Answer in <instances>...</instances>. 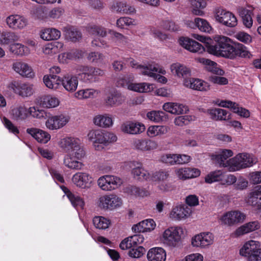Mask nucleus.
Segmentation results:
<instances>
[{"mask_svg": "<svg viewBox=\"0 0 261 261\" xmlns=\"http://www.w3.org/2000/svg\"><path fill=\"white\" fill-rule=\"evenodd\" d=\"M214 39L216 44L210 45L207 48L210 54L228 59L232 57L234 46L232 45V41L229 38L216 35Z\"/></svg>", "mask_w": 261, "mask_h": 261, "instance_id": "nucleus-1", "label": "nucleus"}, {"mask_svg": "<svg viewBox=\"0 0 261 261\" xmlns=\"http://www.w3.org/2000/svg\"><path fill=\"white\" fill-rule=\"evenodd\" d=\"M88 137L90 141L93 142L94 147L97 150L103 149V147L102 145L108 146L115 142L117 140L115 134L99 129L90 131Z\"/></svg>", "mask_w": 261, "mask_h": 261, "instance_id": "nucleus-2", "label": "nucleus"}, {"mask_svg": "<svg viewBox=\"0 0 261 261\" xmlns=\"http://www.w3.org/2000/svg\"><path fill=\"white\" fill-rule=\"evenodd\" d=\"M186 234V229L181 226H172L165 229L161 236V241L166 246L176 247L180 243Z\"/></svg>", "mask_w": 261, "mask_h": 261, "instance_id": "nucleus-3", "label": "nucleus"}, {"mask_svg": "<svg viewBox=\"0 0 261 261\" xmlns=\"http://www.w3.org/2000/svg\"><path fill=\"white\" fill-rule=\"evenodd\" d=\"M259 242L249 240L246 242L239 250L240 256L247 258V261H261V247Z\"/></svg>", "mask_w": 261, "mask_h": 261, "instance_id": "nucleus-4", "label": "nucleus"}, {"mask_svg": "<svg viewBox=\"0 0 261 261\" xmlns=\"http://www.w3.org/2000/svg\"><path fill=\"white\" fill-rule=\"evenodd\" d=\"M196 60L198 62L205 65L207 70L215 74L210 77L211 82L220 85H225L228 84V80L226 77L220 76L223 75L224 72L217 67V64L215 62L204 58H199Z\"/></svg>", "mask_w": 261, "mask_h": 261, "instance_id": "nucleus-5", "label": "nucleus"}, {"mask_svg": "<svg viewBox=\"0 0 261 261\" xmlns=\"http://www.w3.org/2000/svg\"><path fill=\"white\" fill-rule=\"evenodd\" d=\"M76 71L81 79L86 83L96 82L99 76L104 74L103 71L100 69L87 65L78 66Z\"/></svg>", "mask_w": 261, "mask_h": 261, "instance_id": "nucleus-6", "label": "nucleus"}, {"mask_svg": "<svg viewBox=\"0 0 261 261\" xmlns=\"http://www.w3.org/2000/svg\"><path fill=\"white\" fill-rule=\"evenodd\" d=\"M121 198L115 194H106L99 197L97 200V206L103 210L112 211L120 207L122 204Z\"/></svg>", "mask_w": 261, "mask_h": 261, "instance_id": "nucleus-7", "label": "nucleus"}, {"mask_svg": "<svg viewBox=\"0 0 261 261\" xmlns=\"http://www.w3.org/2000/svg\"><path fill=\"white\" fill-rule=\"evenodd\" d=\"M256 162L252 155L248 153H240L229 160L230 170H239L252 166Z\"/></svg>", "mask_w": 261, "mask_h": 261, "instance_id": "nucleus-8", "label": "nucleus"}, {"mask_svg": "<svg viewBox=\"0 0 261 261\" xmlns=\"http://www.w3.org/2000/svg\"><path fill=\"white\" fill-rule=\"evenodd\" d=\"M246 219V215L241 211L234 210L226 212L220 215L218 220L222 225L232 226L242 223Z\"/></svg>", "mask_w": 261, "mask_h": 261, "instance_id": "nucleus-9", "label": "nucleus"}, {"mask_svg": "<svg viewBox=\"0 0 261 261\" xmlns=\"http://www.w3.org/2000/svg\"><path fill=\"white\" fill-rule=\"evenodd\" d=\"M85 155V151L67 153L64 158L63 164L70 170H81L84 166L83 160Z\"/></svg>", "mask_w": 261, "mask_h": 261, "instance_id": "nucleus-10", "label": "nucleus"}, {"mask_svg": "<svg viewBox=\"0 0 261 261\" xmlns=\"http://www.w3.org/2000/svg\"><path fill=\"white\" fill-rule=\"evenodd\" d=\"M87 31L90 35L96 37L92 41L93 46L104 48L109 46L107 42L102 39L107 35L108 31L106 28L100 25H91L87 27Z\"/></svg>", "mask_w": 261, "mask_h": 261, "instance_id": "nucleus-11", "label": "nucleus"}, {"mask_svg": "<svg viewBox=\"0 0 261 261\" xmlns=\"http://www.w3.org/2000/svg\"><path fill=\"white\" fill-rule=\"evenodd\" d=\"M140 72L143 75L148 76L155 80L159 82L165 84L167 82V79L162 75L158 74L159 73L162 74L166 73L164 69L157 64H149L148 67L138 66Z\"/></svg>", "mask_w": 261, "mask_h": 261, "instance_id": "nucleus-12", "label": "nucleus"}, {"mask_svg": "<svg viewBox=\"0 0 261 261\" xmlns=\"http://www.w3.org/2000/svg\"><path fill=\"white\" fill-rule=\"evenodd\" d=\"M215 18L219 23L229 28L234 27L238 23L237 19L233 13L220 8L215 10Z\"/></svg>", "mask_w": 261, "mask_h": 261, "instance_id": "nucleus-13", "label": "nucleus"}, {"mask_svg": "<svg viewBox=\"0 0 261 261\" xmlns=\"http://www.w3.org/2000/svg\"><path fill=\"white\" fill-rule=\"evenodd\" d=\"M122 180L119 177L106 175L100 177L97 180L98 187L103 191H111L119 188Z\"/></svg>", "mask_w": 261, "mask_h": 261, "instance_id": "nucleus-14", "label": "nucleus"}, {"mask_svg": "<svg viewBox=\"0 0 261 261\" xmlns=\"http://www.w3.org/2000/svg\"><path fill=\"white\" fill-rule=\"evenodd\" d=\"M59 145L67 153L85 151L81 145L80 140L76 138L71 137L64 138L60 141Z\"/></svg>", "mask_w": 261, "mask_h": 261, "instance_id": "nucleus-15", "label": "nucleus"}, {"mask_svg": "<svg viewBox=\"0 0 261 261\" xmlns=\"http://www.w3.org/2000/svg\"><path fill=\"white\" fill-rule=\"evenodd\" d=\"M214 241V236L210 232H203L194 236L191 240L193 247L203 249L208 247Z\"/></svg>", "mask_w": 261, "mask_h": 261, "instance_id": "nucleus-16", "label": "nucleus"}, {"mask_svg": "<svg viewBox=\"0 0 261 261\" xmlns=\"http://www.w3.org/2000/svg\"><path fill=\"white\" fill-rule=\"evenodd\" d=\"M117 86L126 87L128 90L137 92H149L153 89V85L147 83H133L125 78L120 79L117 82Z\"/></svg>", "mask_w": 261, "mask_h": 261, "instance_id": "nucleus-17", "label": "nucleus"}, {"mask_svg": "<svg viewBox=\"0 0 261 261\" xmlns=\"http://www.w3.org/2000/svg\"><path fill=\"white\" fill-rule=\"evenodd\" d=\"M70 119L69 116L65 114L52 116L46 120L45 126L50 130H57L66 125Z\"/></svg>", "mask_w": 261, "mask_h": 261, "instance_id": "nucleus-18", "label": "nucleus"}, {"mask_svg": "<svg viewBox=\"0 0 261 261\" xmlns=\"http://www.w3.org/2000/svg\"><path fill=\"white\" fill-rule=\"evenodd\" d=\"M192 213L191 207L185 204H177L172 208L169 216L170 219L175 221L185 220Z\"/></svg>", "mask_w": 261, "mask_h": 261, "instance_id": "nucleus-19", "label": "nucleus"}, {"mask_svg": "<svg viewBox=\"0 0 261 261\" xmlns=\"http://www.w3.org/2000/svg\"><path fill=\"white\" fill-rule=\"evenodd\" d=\"M127 166L131 169V174L134 178L146 181L150 179V173L143 168L141 163L133 161L128 162Z\"/></svg>", "mask_w": 261, "mask_h": 261, "instance_id": "nucleus-20", "label": "nucleus"}, {"mask_svg": "<svg viewBox=\"0 0 261 261\" xmlns=\"http://www.w3.org/2000/svg\"><path fill=\"white\" fill-rule=\"evenodd\" d=\"M120 129L124 133L136 135L143 133L146 127L143 123L137 121H127L121 124Z\"/></svg>", "mask_w": 261, "mask_h": 261, "instance_id": "nucleus-21", "label": "nucleus"}, {"mask_svg": "<svg viewBox=\"0 0 261 261\" xmlns=\"http://www.w3.org/2000/svg\"><path fill=\"white\" fill-rule=\"evenodd\" d=\"M71 181L76 187L86 189L89 188L92 182V175L86 172H78L73 175Z\"/></svg>", "mask_w": 261, "mask_h": 261, "instance_id": "nucleus-22", "label": "nucleus"}, {"mask_svg": "<svg viewBox=\"0 0 261 261\" xmlns=\"http://www.w3.org/2000/svg\"><path fill=\"white\" fill-rule=\"evenodd\" d=\"M12 69L17 74L22 77L33 78L35 73L32 67L28 63L21 61L17 60L12 65Z\"/></svg>", "mask_w": 261, "mask_h": 261, "instance_id": "nucleus-23", "label": "nucleus"}, {"mask_svg": "<svg viewBox=\"0 0 261 261\" xmlns=\"http://www.w3.org/2000/svg\"><path fill=\"white\" fill-rule=\"evenodd\" d=\"M8 88L22 97H28L33 93L32 85L21 83L18 81H14L9 84Z\"/></svg>", "mask_w": 261, "mask_h": 261, "instance_id": "nucleus-24", "label": "nucleus"}, {"mask_svg": "<svg viewBox=\"0 0 261 261\" xmlns=\"http://www.w3.org/2000/svg\"><path fill=\"white\" fill-rule=\"evenodd\" d=\"M133 146L138 150L143 152H150L156 149L158 147V143L154 140L143 138L137 139L133 142Z\"/></svg>", "mask_w": 261, "mask_h": 261, "instance_id": "nucleus-25", "label": "nucleus"}, {"mask_svg": "<svg viewBox=\"0 0 261 261\" xmlns=\"http://www.w3.org/2000/svg\"><path fill=\"white\" fill-rule=\"evenodd\" d=\"M6 22L8 27L13 30H22L28 24L27 19L23 16L13 14L6 18Z\"/></svg>", "mask_w": 261, "mask_h": 261, "instance_id": "nucleus-26", "label": "nucleus"}, {"mask_svg": "<svg viewBox=\"0 0 261 261\" xmlns=\"http://www.w3.org/2000/svg\"><path fill=\"white\" fill-rule=\"evenodd\" d=\"M179 43L185 49L192 53L202 54L205 51V48L201 44L189 38L181 37Z\"/></svg>", "mask_w": 261, "mask_h": 261, "instance_id": "nucleus-27", "label": "nucleus"}, {"mask_svg": "<svg viewBox=\"0 0 261 261\" xmlns=\"http://www.w3.org/2000/svg\"><path fill=\"white\" fill-rule=\"evenodd\" d=\"M233 155L232 151L230 149H220L213 154L211 156L212 159L219 164L221 167H230L229 160L225 161Z\"/></svg>", "mask_w": 261, "mask_h": 261, "instance_id": "nucleus-28", "label": "nucleus"}, {"mask_svg": "<svg viewBox=\"0 0 261 261\" xmlns=\"http://www.w3.org/2000/svg\"><path fill=\"white\" fill-rule=\"evenodd\" d=\"M175 174L176 176L182 180L195 178L200 174V171L197 168L189 167H181L175 169Z\"/></svg>", "mask_w": 261, "mask_h": 261, "instance_id": "nucleus-29", "label": "nucleus"}, {"mask_svg": "<svg viewBox=\"0 0 261 261\" xmlns=\"http://www.w3.org/2000/svg\"><path fill=\"white\" fill-rule=\"evenodd\" d=\"M184 85L187 88L201 91H206L210 89L207 83L198 79H186L184 81Z\"/></svg>", "mask_w": 261, "mask_h": 261, "instance_id": "nucleus-30", "label": "nucleus"}, {"mask_svg": "<svg viewBox=\"0 0 261 261\" xmlns=\"http://www.w3.org/2000/svg\"><path fill=\"white\" fill-rule=\"evenodd\" d=\"M112 11L125 14H133L136 12L134 7L127 4L125 1L114 2L110 7Z\"/></svg>", "mask_w": 261, "mask_h": 261, "instance_id": "nucleus-31", "label": "nucleus"}, {"mask_svg": "<svg viewBox=\"0 0 261 261\" xmlns=\"http://www.w3.org/2000/svg\"><path fill=\"white\" fill-rule=\"evenodd\" d=\"M93 123L100 127L110 128L114 124V118L109 114L97 115L93 118Z\"/></svg>", "mask_w": 261, "mask_h": 261, "instance_id": "nucleus-32", "label": "nucleus"}, {"mask_svg": "<svg viewBox=\"0 0 261 261\" xmlns=\"http://www.w3.org/2000/svg\"><path fill=\"white\" fill-rule=\"evenodd\" d=\"M218 105L222 107L230 108L232 111L238 114L239 116L245 118H248L250 116V112L242 107H239V105L231 101L221 100Z\"/></svg>", "mask_w": 261, "mask_h": 261, "instance_id": "nucleus-33", "label": "nucleus"}, {"mask_svg": "<svg viewBox=\"0 0 261 261\" xmlns=\"http://www.w3.org/2000/svg\"><path fill=\"white\" fill-rule=\"evenodd\" d=\"M27 133L33 137L38 142L46 143L50 139V135L47 132L37 128H29Z\"/></svg>", "mask_w": 261, "mask_h": 261, "instance_id": "nucleus-34", "label": "nucleus"}, {"mask_svg": "<svg viewBox=\"0 0 261 261\" xmlns=\"http://www.w3.org/2000/svg\"><path fill=\"white\" fill-rule=\"evenodd\" d=\"M61 85L67 91L73 93L77 89L78 78L75 75H66L61 79Z\"/></svg>", "mask_w": 261, "mask_h": 261, "instance_id": "nucleus-35", "label": "nucleus"}, {"mask_svg": "<svg viewBox=\"0 0 261 261\" xmlns=\"http://www.w3.org/2000/svg\"><path fill=\"white\" fill-rule=\"evenodd\" d=\"M10 114L16 120H24L29 116V109L23 105H17L11 108Z\"/></svg>", "mask_w": 261, "mask_h": 261, "instance_id": "nucleus-36", "label": "nucleus"}, {"mask_svg": "<svg viewBox=\"0 0 261 261\" xmlns=\"http://www.w3.org/2000/svg\"><path fill=\"white\" fill-rule=\"evenodd\" d=\"M163 109L164 111L175 115L186 113L188 111L187 106L177 102H166L163 105Z\"/></svg>", "mask_w": 261, "mask_h": 261, "instance_id": "nucleus-37", "label": "nucleus"}, {"mask_svg": "<svg viewBox=\"0 0 261 261\" xmlns=\"http://www.w3.org/2000/svg\"><path fill=\"white\" fill-rule=\"evenodd\" d=\"M259 223L257 221L249 222L238 228L234 232L236 237H240L259 228Z\"/></svg>", "mask_w": 261, "mask_h": 261, "instance_id": "nucleus-38", "label": "nucleus"}, {"mask_svg": "<svg viewBox=\"0 0 261 261\" xmlns=\"http://www.w3.org/2000/svg\"><path fill=\"white\" fill-rule=\"evenodd\" d=\"M172 73L178 77L187 79L191 75V70L186 66L179 63H173L170 66Z\"/></svg>", "mask_w": 261, "mask_h": 261, "instance_id": "nucleus-39", "label": "nucleus"}, {"mask_svg": "<svg viewBox=\"0 0 261 261\" xmlns=\"http://www.w3.org/2000/svg\"><path fill=\"white\" fill-rule=\"evenodd\" d=\"M149 261H165L166 252L161 247H154L149 250L147 254Z\"/></svg>", "mask_w": 261, "mask_h": 261, "instance_id": "nucleus-40", "label": "nucleus"}, {"mask_svg": "<svg viewBox=\"0 0 261 261\" xmlns=\"http://www.w3.org/2000/svg\"><path fill=\"white\" fill-rule=\"evenodd\" d=\"M101 92L98 89L87 88L78 90L74 94V97L78 99L94 98L98 97Z\"/></svg>", "mask_w": 261, "mask_h": 261, "instance_id": "nucleus-41", "label": "nucleus"}, {"mask_svg": "<svg viewBox=\"0 0 261 261\" xmlns=\"http://www.w3.org/2000/svg\"><path fill=\"white\" fill-rule=\"evenodd\" d=\"M61 35V32L54 28H44L40 32V38L45 41L58 40Z\"/></svg>", "mask_w": 261, "mask_h": 261, "instance_id": "nucleus-42", "label": "nucleus"}, {"mask_svg": "<svg viewBox=\"0 0 261 261\" xmlns=\"http://www.w3.org/2000/svg\"><path fill=\"white\" fill-rule=\"evenodd\" d=\"M64 47V44L62 42L56 41L48 43L45 44L42 48L44 54L49 56H53L61 51Z\"/></svg>", "mask_w": 261, "mask_h": 261, "instance_id": "nucleus-43", "label": "nucleus"}, {"mask_svg": "<svg viewBox=\"0 0 261 261\" xmlns=\"http://www.w3.org/2000/svg\"><path fill=\"white\" fill-rule=\"evenodd\" d=\"M169 129L166 125H150L147 129L146 135L150 138L160 137L168 133Z\"/></svg>", "mask_w": 261, "mask_h": 261, "instance_id": "nucleus-44", "label": "nucleus"}, {"mask_svg": "<svg viewBox=\"0 0 261 261\" xmlns=\"http://www.w3.org/2000/svg\"><path fill=\"white\" fill-rule=\"evenodd\" d=\"M156 223L152 219H148L142 221L138 224L134 226L133 229L138 232H150L155 229Z\"/></svg>", "mask_w": 261, "mask_h": 261, "instance_id": "nucleus-45", "label": "nucleus"}, {"mask_svg": "<svg viewBox=\"0 0 261 261\" xmlns=\"http://www.w3.org/2000/svg\"><path fill=\"white\" fill-rule=\"evenodd\" d=\"M125 101V97L117 91L111 92L106 99L107 105L111 107H117L121 105Z\"/></svg>", "mask_w": 261, "mask_h": 261, "instance_id": "nucleus-46", "label": "nucleus"}, {"mask_svg": "<svg viewBox=\"0 0 261 261\" xmlns=\"http://www.w3.org/2000/svg\"><path fill=\"white\" fill-rule=\"evenodd\" d=\"M247 202L261 210V185L257 186L255 190L250 193Z\"/></svg>", "mask_w": 261, "mask_h": 261, "instance_id": "nucleus-47", "label": "nucleus"}, {"mask_svg": "<svg viewBox=\"0 0 261 261\" xmlns=\"http://www.w3.org/2000/svg\"><path fill=\"white\" fill-rule=\"evenodd\" d=\"M9 50L12 54L20 57L28 56L30 54V49L28 47L18 43L11 44Z\"/></svg>", "mask_w": 261, "mask_h": 261, "instance_id": "nucleus-48", "label": "nucleus"}, {"mask_svg": "<svg viewBox=\"0 0 261 261\" xmlns=\"http://www.w3.org/2000/svg\"><path fill=\"white\" fill-rule=\"evenodd\" d=\"M43 82L48 88L56 90L61 84V79L56 75H45Z\"/></svg>", "mask_w": 261, "mask_h": 261, "instance_id": "nucleus-49", "label": "nucleus"}, {"mask_svg": "<svg viewBox=\"0 0 261 261\" xmlns=\"http://www.w3.org/2000/svg\"><path fill=\"white\" fill-rule=\"evenodd\" d=\"M208 114L211 118L215 120H225L229 118L227 112L222 109L215 108L208 110Z\"/></svg>", "mask_w": 261, "mask_h": 261, "instance_id": "nucleus-50", "label": "nucleus"}, {"mask_svg": "<svg viewBox=\"0 0 261 261\" xmlns=\"http://www.w3.org/2000/svg\"><path fill=\"white\" fill-rule=\"evenodd\" d=\"M41 103L43 108H54L58 107L60 104L59 99L51 95H45L41 99Z\"/></svg>", "mask_w": 261, "mask_h": 261, "instance_id": "nucleus-51", "label": "nucleus"}, {"mask_svg": "<svg viewBox=\"0 0 261 261\" xmlns=\"http://www.w3.org/2000/svg\"><path fill=\"white\" fill-rule=\"evenodd\" d=\"M147 118L155 123H160L165 120L167 116L165 113L162 111H151L147 113Z\"/></svg>", "mask_w": 261, "mask_h": 261, "instance_id": "nucleus-52", "label": "nucleus"}, {"mask_svg": "<svg viewBox=\"0 0 261 261\" xmlns=\"http://www.w3.org/2000/svg\"><path fill=\"white\" fill-rule=\"evenodd\" d=\"M239 13L242 18L243 24L246 28H250L253 24L252 11L244 8H241L239 9Z\"/></svg>", "mask_w": 261, "mask_h": 261, "instance_id": "nucleus-53", "label": "nucleus"}, {"mask_svg": "<svg viewBox=\"0 0 261 261\" xmlns=\"http://www.w3.org/2000/svg\"><path fill=\"white\" fill-rule=\"evenodd\" d=\"M169 175L168 171L164 170H160L150 174V179L148 181L157 182L164 181L168 178Z\"/></svg>", "mask_w": 261, "mask_h": 261, "instance_id": "nucleus-54", "label": "nucleus"}, {"mask_svg": "<svg viewBox=\"0 0 261 261\" xmlns=\"http://www.w3.org/2000/svg\"><path fill=\"white\" fill-rule=\"evenodd\" d=\"M234 55L230 59H234L239 56L242 58H250L251 54L247 49V47L242 44H238L237 47H234Z\"/></svg>", "mask_w": 261, "mask_h": 261, "instance_id": "nucleus-55", "label": "nucleus"}, {"mask_svg": "<svg viewBox=\"0 0 261 261\" xmlns=\"http://www.w3.org/2000/svg\"><path fill=\"white\" fill-rule=\"evenodd\" d=\"M127 192L132 195L137 197H146L150 195V192L145 189L140 188L135 186L128 188Z\"/></svg>", "mask_w": 261, "mask_h": 261, "instance_id": "nucleus-56", "label": "nucleus"}, {"mask_svg": "<svg viewBox=\"0 0 261 261\" xmlns=\"http://www.w3.org/2000/svg\"><path fill=\"white\" fill-rule=\"evenodd\" d=\"M194 23L197 28L201 32L210 33L212 30V27L209 22L203 18H196L194 19Z\"/></svg>", "mask_w": 261, "mask_h": 261, "instance_id": "nucleus-57", "label": "nucleus"}, {"mask_svg": "<svg viewBox=\"0 0 261 261\" xmlns=\"http://www.w3.org/2000/svg\"><path fill=\"white\" fill-rule=\"evenodd\" d=\"M137 24L138 22L136 19L129 17H121L116 22L117 27L120 29H123L125 27L135 26Z\"/></svg>", "mask_w": 261, "mask_h": 261, "instance_id": "nucleus-58", "label": "nucleus"}, {"mask_svg": "<svg viewBox=\"0 0 261 261\" xmlns=\"http://www.w3.org/2000/svg\"><path fill=\"white\" fill-rule=\"evenodd\" d=\"M93 223L96 228L100 229H105L110 224V221L104 217L96 216L93 219Z\"/></svg>", "mask_w": 261, "mask_h": 261, "instance_id": "nucleus-59", "label": "nucleus"}, {"mask_svg": "<svg viewBox=\"0 0 261 261\" xmlns=\"http://www.w3.org/2000/svg\"><path fill=\"white\" fill-rule=\"evenodd\" d=\"M65 192L67 194L69 200L74 207L76 208H83L84 202L81 197L70 192H66V191H65Z\"/></svg>", "mask_w": 261, "mask_h": 261, "instance_id": "nucleus-60", "label": "nucleus"}, {"mask_svg": "<svg viewBox=\"0 0 261 261\" xmlns=\"http://www.w3.org/2000/svg\"><path fill=\"white\" fill-rule=\"evenodd\" d=\"M191 4L193 7V13L196 15H202L203 12L201 9L205 7L206 2L204 0H191Z\"/></svg>", "mask_w": 261, "mask_h": 261, "instance_id": "nucleus-61", "label": "nucleus"}, {"mask_svg": "<svg viewBox=\"0 0 261 261\" xmlns=\"http://www.w3.org/2000/svg\"><path fill=\"white\" fill-rule=\"evenodd\" d=\"M196 117L192 115H184L176 117L174 120L175 125L182 126L189 124L191 122L195 121Z\"/></svg>", "mask_w": 261, "mask_h": 261, "instance_id": "nucleus-62", "label": "nucleus"}, {"mask_svg": "<svg viewBox=\"0 0 261 261\" xmlns=\"http://www.w3.org/2000/svg\"><path fill=\"white\" fill-rule=\"evenodd\" d=\"M222 171L216 170L211 172L205 177V182L207 184H212L214 182L221 181Z\"/></svg>", "mask_w": 261, "mask_h": 261, "instance_id": "nucleus-63", "label": "nucleus"}, {"mask_svg": "<svg viewBox=\"0 0 261 261\" xmlns=\"http://www.w3.org/2000/svg\"><path fill=\"white\" fill-rule=\"evenodd\" d=\"M18 36L15 33L9 32L3 34L0 38V43L4 45H7L14 41H17Z\"/></svg>", "mask_w": 261, "mask_h": 261, "instance_id": "nucleus-64", "label": "nucleus"}]
</instances>
